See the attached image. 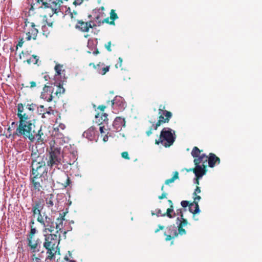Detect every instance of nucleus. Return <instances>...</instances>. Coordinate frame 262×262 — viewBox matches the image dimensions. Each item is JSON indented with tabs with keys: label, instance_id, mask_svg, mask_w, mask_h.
<instances>
[{
	"label": "nucleus",
	"instance_id": "1",
	"mask_svg": "<svg viewBox=\"0 0 262 262\" xmlns=\"http://www.w3.org/2000/svg\"><path fill=\"white\" fill-rule=\"evenodd\" d=\"M35 119H30L29 117H21L19 120V125L13 133V136L23 137L33 142L35 140L38 143H43L46 140V135L41 127H36Z\"/></svg>",
	"mask_w": 262,
	"mask_h": 262
},
{
	"label": "nucleus",
	"instance_id": "2",
	"mask_svg": "<svg viewBox=\"0 0 262 262\" xmlns=\"http://www.w3.org/2000/svg\"><path fill=\"white\" fill-rule=\"evenodd\" d=\"M62 0H37L36 2L31 5V9H37L46 13L43 17L47 16L51 17L54 14H58L60 10V5Z\"/></svg>",
	"mask_w": 262,
	"mask_h": 262
},
{
	"label": "nucleus",
	"instance_id": "3",
	"mask_svg": "<svg viewBox=\"0 0 262 262\" xmlns=\"http://www.w3.org/2000/svg\"><path fill=\"white\" fill-rule=\"evenodd\" d=\"M45 241L43 244V247L47 250L48 254L46 260H52L55 258V255L59 254L60 250L58 248L59 239L56 234H49L45 235Z\"/></svg>",
	"mask_w": 262,
	"mask_h": 262
},
{
	"label": "nucleus",
	"instance_id": "4",
	"mask_svg": "<svg viewBox=\"0 0 262 262\" xmlns=\"http://www.w3.org/2000/svg\"><path fill=\"white\" fill-rule=\"evenodd\" d=\"M48 152L46 157L47 165L52 168L53 167H57L62 164L61 161L62 155L61 153V148L57 145H55V141L53 143H50V148L48 149Z\"/></svg>",
	"mask_w": 262,
	"mask_h": 262
},
{
	"label": "nucleus",
	"instance_id": "5",
	"mask_svg": "<svg viewBox=\"0 0 262 262\" xmlns=\"http://www.w3.org/2000/svg\"><path fill=\"white\" fill-rule=\"evenodd\" d=\"M172 131L169 128H164L160 133L159 139L156 140V144L159 145L161 143L165 147L172 145L175 141L174 132L172 133Z\"/></svg>",
	"mask_w": 262,
	"mask_h": 262
},
{
	"label": "nucleus",
	"instance_id": "6",
	"mask_svg": "<svg viewBox=\"0 0 262 262\" xmlns=\"http://www.w3.org/2000/svg\"><path fill=\"white\" fill-rule=\"evenodd\" d=\"M32 172H45L47 157L37 155L36 153L31 155Z\"/></svg>",
	"mask_w": 262,
	"mask_h": 262
},
{
	"label": "nucleus",
	"instance_id": "7",
	"mask_svg": "<svg viewBox=\"0 0 262 262\" xmlns=\"http://www.w3.org/2000/svg\"><path fill=\"white\" fill-rule=\"evenodd\" d=\"M36 231L35 228H31L30 231L27 237V246L31 253L38 252L41 247V240L38 238L36 239L34 238V235Z\"/></svg>",
	"mask_w": 262,
	"mask_h": 262
},
{
	"label": "nucleus",
	"instance_id": "8",
	"mask_svg": "<svg viewBox=\"0 0 262 262\" xmlns=\"http://www.w3.org/2000/svg\"><path fill=\"white\" fill-rule=\"evenodd\" d=\"M43 172H32L34 176L32 178V182L34 188L38 191H40L43 187L47 186L46 182L48 181L43 176Z\"/></svg>",
	"mask_w": 262,
	"mask_h": 262
},
{
	"label": "nucleus",
	"instance_id": "9",
	"mask_svg": "<svg viewBox=\"0 0 262 262\" xmlns=\"http://www.w3.org/2000/svg\"><path fill=\"white\" fill-rule=\"evenodd\" d=\"M158 111L159 115V120L156 124H153L155 130H157L158 127L162 124L168 123L172 117V113L169 111L165 110V106L164 105H160Z\"/></svg>",
	"mask_w": 262,
	"mask_h": 262
},
{
	"label": "nucleus",
	"instance_id": "10",
	"mask_svg": "<svg viewBox=\"0 0 262 262\" xmlns=\"http://www.w3.org/2000/svg\"><path fill=\"white\" fill-rule=\"evenodd\" d=\"M35 25L34 23L29 22L27 19L25 21V29L29 27V31L26 32V39L30 40L31 39L35 40L36 39L38 31L35 28Z\"/></svg>",
	"mask_w": 262,
	"mask_h": 262
},
{
	"label": "nucleus",
	"instance_id": "11",
	"mask_svg": "<svg viewBox=\"0 0 262 262\" xmlns=\"http://www.w3.org/2000/svg\"><path fill=\"white\" fill-rule=\"evenodd\" d=\"M54 91V88L52 85L49 86L45 85L41 93L40 98L48 102H50L53 99H55L53 94Z\"/></svg>",
	"mask_w": 262,
	"mask_h": 262
},
{
	"label": "nucleus",
	"instance_id": "12",
	"mask_svg": "<svg viewBox=\"0 0 262 262\" xmlns=\"http://www.w3.org/2000/svg\"><path fill=\"white\" fill-rule=\"evenodd\" d=\"M96 26V24L92 20L85 22L80 20L77 21L75 27L83 32H88L90 28H94Z\"/></svg>",
	"mask_w": 262,
	"mask_h": 262
},
{
	"label": "nucleus",
	"instance_id": "13",
	"mask_svg": "<svg viewBox=\"0 0 262 262\" xmlns=\"http://www.w3.org/2000/svg\"><path fill=\"white\" fill-rule=\"evenodd\" d=\"M17 117H18L19 119H20L21 116L25 118L26 119V117L27 116V118H30V119H34V115L31 113V112H29L28 111L26 108H25V103L23 104L21 103H18L17 104Z\"/></svg>",
	"mask_w": 262,
	"mask_h": 262
},
{
	"label": "nucleus",
	"instance_id": "14",
	"mask_svg": "<svg viewBox=\"0 0 262 262\" xmlns=\"http://www.w3.org/2000/svg\"><path fill=\"white\" fill-rule=\"evenodd\" d=\"M167 231L165 232L164 234L166 236L165 241H169L172 238L178 236L177 227L174 225L169 226L166 228Z\"/></svg>",
	"mask_w": 262,
	"mask_h": 262
},
{
	"label": "nucleus",
	"instance_id": "15",
	"mask_svg": "<svg viewBox=\"0 0 262 262\" xmlns=\"http://www.w3.org/2000/svg\"><path fill=\"white\" fill-rule=\"evenodd\" d=\"M201 199V198L200 195H194V201L193 202L190 203L189 205V211L193 213V215L198 213L200 212L198 202Z\"/></svg>",
	"mask_w": 262,
	"mask_h": 262
},
{
	"label": "nucleus",
	"instance_id": "16",
	"mask_svg": "<svg viewBox=\"0 0 262 262\" xmlns=\"http://www.w3.org/2000/svg\"><path fill=\"white\" fill-rule=\"evenodd\" d=\"M207 167L200 164L195 165V167L192 168V171L196 177L201 178L207 172Z\"/></svg>",
	"mask_w": 262,
	"mask_h": 262
},
{
	"label": "nucleus",
	"instance_id": "17",
	"mask_svg": "<svg viewBox=\"0 0 262 262\" xmlns=\"http://www.w3.org/2000/svg\"><path fill=\"white\" fill-rule=\"evenodd\" d=\"M43 222L44 224H42V225L46 228L47 230L51 233L54 231L55 229L54 219L46 215L45 216Z\"/></svg>",
	"mask_w": 262,
	"mask_h": 262
},
{
	"label": "nucleus",
	"instance_id": "18",
	"mask_svg": "<svg viewBox=\"0 0 262 262\" xmlns=\"http://www.w3.org/2000/svg\"><path fill=\"white\" fill-rule=\"evenodd\" d=\"M56 202H57V199L55 198L54 194H50L47 195V197L46 198V206L52 212L55 211V210H53V208L54 205H56Z\"/></svg>",
	"mask_w": 262,
	"mask_h": 262
},
{
	"label": "nucleus",
	"instance_id": "19",
	"mask_svg": "<svg viewBox=\"0 0 262 262\" xmlns=\"http://www.w3.org/2000/svg\"><path fill=\"white\" fill-rule=\"evenodd\" d=\"M113 127L117 131L121 130L123 126L125 125L124 118L121 117H117L113 122Z\"/></svg>",
	"mask_w": 262,
	"mask_h": 262
},
{
	"label": "nucleus",
	"instance_id": "20",
	"mask_svg": "<svg viewBox=\"0 0 262 262\" xmlns=\"http://www.w3.org/2000/svg\"><path fill=\"white\" fill-rule=\"evenodd\" d=\"M107 104H110L112 108L114 109L117 107H121V108H122L124 107L123 99L121 97H115L113 100L108 101L107 102Z\"/></svg>",
	"mask_w": 262,
	"mask_h": 262
},
{
	"label": "nucleus",
	"instance_id": "21",
	"mask_svg": "<svg viewBox=\"0 0 262 262\" xmlns=\"http://www.w3.org/2000/svg\"><path fill=\"white\" fill-rule=\"evenodd\" d=\"M220 159L217 157L215 154L210 153L208 156V164L210 167H214L216 163L220 164Z\"/></svg>",
	"mask_w": 262,
	"mask_h": 262
},
{
	"label": "nucleus",
	"instance_id": "22",
	"mask_svg": "<svg viewBox=\"0 0 262 262\" xmlns=\"http://www.w3.org/2000/svg\"><path fill=\"white\" fill-rule=\"evenodd\" d=\"M208 160V156H206L204 154H202L198 158H195L193 160V162L194 163V165L200 164L202 165H204L207 167Z\"/></svg>",
	"mask_w": 262,
	"mask_h": 262
},
{
	"label": "nucleus",
	"instance_id": "23",
	"mask_svg": "<svg viewBox=\"0 0 262 262\" xmlns=\"http://www.w3.org/2000/svg\"><path fill=\"white\" fill-rule=\"evenodd\" d=\"M95 128L93 126H91L83 133V136L88 138L89 140H92L95 137Z\"/></svg>",
	"mask_w": 262,
	"mask_h": 262
},
{
	"label": "nucleus",
	"instance_id": "24",
	"mask_svg": "<svg viewBox=\"0 0 262 262\" xmlns=\"http://www.w3.org/2000/svg\"><path fill=\"white\" fill-rule=\"evenodd\" d=\"M54 86H56V89L55 92H53L54 96L55 99H58L61 96V94L64 93L65 90L63 88L62 85L60 83L57 85L55 83Z\"/></svg>",
	"mask_w": 262,
	"mask_h": 262
},
{
	"label": "nucleus",
	"instance_id": "25",
	"mask_svg": "<svg viewBox=\"0 0 262 262\" xmlns=\"http://www.w3.org/2000/svg\"><path fill=\"white\" fill-rule=\"evenodd\" d=\"M100 66H103L102 64L101 63V62H99L97 64H95L94 63L92 62L89 64V66H93V67L96 70L97 72L102 75H105L108 72V68L106 67L102 69V71H100V69L99 68Z\"/></svg>",
	"mask_w": 262,
	"mask_h": 262
},
{
	"label": "nucleus",
	"instance_id": "26",
	"mask_svg": "<svg viewBox=\"0 0 262 262\" xmlns=\"http://www.w3.org/2000/svg\"><path fill=\"white\" fill-rule=\"evenodd\" d=\"M107 116L108 115L106 113L103 112L101 113H99L95 115L96 118L98 119L99 125H101L103 122L107 121L108 120Z\"/></svg>",
	"mask_w": 262,
	"mask_h": 262
},
{
	"label": "nucleus",
	"instance_id": "27",
	"mask_svg": "<svg viewBox=\"0 0 262 262\" xmlns=\"http://www.w3.org/2000/svg\"><path fill=\"white\" fill-rule=\"evenodd\" d=\"M64 220H65V219L59 217H58L56 219V222L55 223L56 226L55 228H56L57 230V233L58 232V231L61 230L63 227V222Z\"/></svg>",
	"mask_w": 262,
	"mask_h": 262
},
{
	"label": "nucleus",
	"instance_id": "28",
	"mask_svg": "<svg viewBox=\"0 0 262 262\" xmlns=\"http://www.w3.org/2000/svg\"><path fill=\"white\" fill-rule=\"evenodd\" d=\"M63 66L60 64H57L55 66L54 69L56 72L55 76H61L62 73L65 72L64 70H63Z\"/></svg>",
	"mask_w": 262,
	"mask_h": 262
},
{
	"label": "nucleus",
	"instance_id": "29",
	"mask_svg": "<svg viewBox=\"0 0 262 262\" xmlns=\"http://www.w3.org/2000/svg\"><path fill=\"white\" fill-rule=\"evenodd\" d=\"M202 150H200L198 147L194 146L191 152L192 156L195 158H198L202 154H201Z\"/></svg>",
	"mask_w": 262,
	"mask_h": 262
},
{
	"label": "nucleus",
	"instance_id": "30",
	"mask_svg": "<svg viewBox=\"0 0 262 262\" xmlns=\"http://www.w3.org/2000/svg\"><path fill=\"white\" fill-rule=\"evenodd\" d=\"M32 206L36 209H39L41 212L43 207L42 200H39L35 202V203L32 204Z\"/></svg>",
	"mask_w": 262,
	"mask_h": 262
},
{
	"label": "nucleus",
	"instance_id": "31",
	"mask_svg": "<svg viewBox=\"0 0 262 262\" xmlns=\"http://www.w3.org/2000/svg\"><path fill=\"white\" fill-rule=\"evenodd\" d=\"M173 209H174V208L169 207V208H167L166 212L165 213H163L161 215V216H167L169 218L173 217L176 215V213H174L173 215H172V213L173 212Z\"/></svg>",
	"mask_w": 262,
	"mask_h": 262
},
{
	"label": "nucleus",
	"instance_id": "32",
	"mask_svg": "<svg viewBox=\"0 0 262 262\" xmlns=\"http://www.w3.org/2000/svg\"><path fill=\"white\" fill-rule=\"evenodd\" d=\"M179 179V172L178 171H176L174 172L173 176L170 178L167 179L165 181V184L166 185H169L170 183H173L176 180Z\"/></svg>",
	"mask_w": 262,
	"mask_h": 262
},
{
	"label": "nucleus",
	"instance_id": "33",
	"mask_svg": "<svg viewBox=\"0 0 262 262\" xmlns=\"http://www.w3.org/2000/svg\"><path fill=\"white\" fill-rule=\"evenodd\" d=\"M118 18V15L116 13H115V10L112 9L110 12V19L112 20L110 21V24L112 25H115L114 20Z\"/></svg>",
	"mask_w": 262,
	"mask_h": 262
},
{
	"label": "nucleus",
	"instance_id": "34",
	"mask_svg": "<svg viewBox=\"0 0 262 262\" xmlns=\"http://www.w3.org/2000/svg\"><path fill=\"white\" fill-rule=\"evenodd\" d=\"M62 178L66 180V182L64 183H61V184L64 187L66 188L67 186H69L71 183L70 178L68 174L64 173H62Z\"/></svg>",
	"mask_w": 262,
	"mask_h": 262
},
{
	"label": "nucleus",
	"instance_id": "35",
	"mask_svg": "<svg viewBox=\"0 0 262 262\" xmlns=\"http://www.w3.org/2000/svg\"><path fill=\"white\" fill-rule=\"evenodd\" d=\"M36 107V105L33 103H27V104L25 103V108L29 111V112H31V113L33 115L34 111H35Z\"/></svg>",
	"mask_w": 262,
	"mask_h": 262
},
{
	"label": "nucleus",
	"instance_id": "36",
	"mask_svg": "<svg viewBox=\"0 0 262 262\" xmlns=\"http://www.w3.org/2000/svg\"><path fill=\"white\" fill-rule=\"evenodd\" d=\"M38 59L37 56L33 55L31 58L27 59L26 62L29 64L31 63L37 64Z\"/></svg>",
	"mask_w": 262,
	"mask_h": 262
},
{
	"label": "nucleus",
	"instance_id": "37",
	"mask_svg": "<svg viewBox=\"0 0 262 262\" xmlns=\"http://www.w3.org/2000/svg\"><path fill=\"white\" fill-rule=\"evenodd\" d=\"M177 220L179 221H180V223L178 226L184 227V226H186L188 224V222H187V220L184 218L183 213H181L180 219L179 217H178Z\"/></svg>",
	"mask_w": 262,
	"mask_h": 262
},
{
	"label": "nucleus",
	"instance_id": "38",
	"mask_svg": "<svg viewBox=\"0 0 262 262\" xmlns=\"http://www.w3.org/2000/svg\"><path fill=\"white\" fill-rule=\"evenodd\" d=\"M67 12H69L71 18H73L74 19H76L77 18L78 13L75 10H73L72 11L70 7H69L67 10Z\"/></svg>",
	"mask_w": 262,
	"mask_h": 262
},
{
	"label": "nucleus",
	"instance_id": "39",
	"mask_svg": "<svg viewBox=\"0 0 262 262\" xmlns=\"http://www.w3.org/2000/svg\"><path fill=\"white\" fill-rule=\"evenodd\" d=\"M31 255V260L33 262H42L41 258L39 256H36V253H32Z\"/></svg>",
	"mask_w": 262,
	"mask_h": 262
},
{
	"label": "nucleus",
	"instance_id": "40",
	"mask_svg": "<svg viewBox=\"0 0 262 262\" xmlns=\"http://www.w3.org/2000/svg\"><path fill=\"white\" fill-rule=\"evenodd\" d=\"M99 18H100L99 16H97L96 17V19L98 20V26H100L101 25V24H103L104 23H107V24H110V21H109V18L108 17L104 18L102 21L99 20Z\"/></svg>",
	"mask_w": 262,
	"mask_h": 262
},
{
	"label": "nucleus",
	"instance_id": "41",
	"mask_svg": "<svg viewBox=\"0 0 262 262\" xmlns=\"http://www.w3.org/2000/svg\"><path fill=\"white\" fill-rule=\"evenodd\" d=\"M73 4L75 6L80 5L81 4L83 0H66Z\"/></svg>",
	"mask_w": 262,
	"mask_h": 262
},
{
	"label": "nucleus",
	"instance_id": "42",
	"mask_svg": "<svg viewBox=\"0 0 262 262\" xmlns=\"http://www.w3.org/2000/svg\"><path fill=\"white\" fill-rule=\"evenodd\" d=\"M178 234H180V235H183V234H186V230L183 229V227H182V226H178Z\"/></svg>",
	"mask_w": 262,
	"mask_h": 262
},
{
	"label": "nucleus",
	"instance_id": "43",
	"mask_svg": "<svg viewBox=\"0 0 262 262\" xmlns=\"http://www.w3.org/2000/svg\"><path fill=\"white\" fill-rule=\"evenodd\" d=\"M44 219L43 216L41 215V212L37 215V221L40 223L41 225L44 224Z\"/></svg>",
	"mask_w": 262,
	"mask_h": 262
},
{
	"label": "nucleus",
	"instance_id": "44",
	"mask_svg": "<svg viewBox=\"0 0 262 262\" xmlns=\"http://www.w3.org/2000/svg\"><path fill=\"white\" fill-rule=\"evenodd\" d=\"M190 204L188 201H182L181 202V205L183 208H186L187 206L189 207Z\"/></svg>",
	"mask_w": 262,
	"mask_h": 262
},
{
	"label": "nucleus",
	"instance_id": "45",
	"mask_svg": "<svg viewBox=\"0 0 262 262\" xmlns=\"http://www.w3.org/2000/svg\"><path fill=\"white\" fill-rule=\"evenodd\" d=\"M32 212L33 213V215L34 217H35L36 215H38L41 212L39 209H36L33 207H32Z\"/></svg>",
	"mask_w": 262,
	"mask_h": 262
},
{
	"label": "nucleus",
	"instance_id": "46",
	"mask_svg": "<svg viewBox=\"0 0 262 262\" xmlns=\"http://www.w3.org/2000/svg\"><path fill=\"white\" fill-rule=\"evenodd\" d=\"M121 156L123 158L127 160H129L130 158L128 156L127 151H123L121 153Z\"/></svg>",
	"mask_w": 262,
	"mask_h": 262
},
{
	"label": "nucleus",
	"instance_id": "47",
	"mask_svg": "<svg viewBox=\"0 0 262 262\" xmlns=\"http://www.w3.org/2000/svg\"><path fill=\"white\" fill-rule=\"evenodd\" d=\"M111 45H112V42L111 41H108L107 43L105 44V45H104L105 48L108 52L112 51V49L111 48Z\"/></svg>",
	"mask_w": 262,
	"mask_h": 262
},
{
	"label": "nucleus",
	"instance_id": "48",
	"mask_svg": "<svg viewBox=\"0 0 262 262\" xmlns=\"http://www.w3.org/2000/svg\"><path fill=\"white\" fill-rule=\"evenodd\" d=\"M99 130L102 136H103L104 135L106 134V129L105 128L104 126H100L99 127Z\"/></svg>",
	"mask_w": 262,
	"mask_h": 262
},
{
	"label": "nucleus",
	"instance_id": "49",
	"mask_svg": "<svg viewBox=\"0 0 262 262\" xmlns=\"http://www.w3.org/2000/svg\"><path fill=\"white\" fill-rule=\"evenodd\" d=\"M119 63L115 65V67L116 68H121L122 63V58L121 57H119L118 58Z\"/></svg>",
	"mask_w": 262,
	"mask_h": 262
},
{
	"label": "nucleus",
	"instance_id": "50",
	"mask_svg": "<svg viewBox=\"0 0 262 262\" xmlns=\"http://www.w3.org/2000/svg\"><path fill=\"white\" fill-rule=\"evenodd\" d=\"M201 192V188L198 186H196L193 194V195H196L198 193H200Z\"/></svg>",
	"mask_w": 262,
	"mask_h": 262
},
{
	"label": "nucleus",
	"instance_id": "51",
	"mask_svg": "<svg viewBox=\"0 0 262 262\" xmlns=\"http://www.w3.org/2000/svg\"><path fill=\"white\" fill-rule=\"evenodd\" d=\"M166 195H167V193L165 191H163L162 192V194L158 196V198L160 200H162V199L166 198Z\"/></svg>",
	"mask_w": 262,
	"mask_h": 262
},
{
	"label": "nucleus",
	"instance_id": "52",
	"mask_svg": "<svg viewBox=\"0 0 262 262\" xmlns=\"http://www.w3.org/2000/svg\"><path fill=\"white\" fill-rule=\"evenodd\" d=\"M152 127L154 128V126L152 125V126L150 127L149 129L147 131H146V134L147 136H149L150 135L152 134Z\"/></svg>",
	"mask_w": 262,
	"mask_h": 262
},
{
	"label": "nucleus",
	"instance_id": "53",
	"mask_svg": "<svg viewBox=\"0 0 262 262\" xmlns=\"http://www.w3.org/2000/svg\"><path fill=\"white\" fill-rule=\"evenodd\" d=\"M101 64H103V66H100L99 68L100 69V70H102V69H103V68H106V67H107V68H108V71H109V70H110V66H107V65H105V64H104V63H103V62H101Z\"/></svg>",
	"mask_w": 262,
	"mask_h": 262
},
{
	"label": "nucleus",
	"instance_id": "54",
	"mask_svg": "<svg viewBox=\"0 0 262 262\" xmlns=\"http://www.w3.org/2000/svg\"><path fill=\"white\" fill-rule=\"evenodd\" d=\"M106 107V106L104 105H99L98 106L97 109L99 110L101 112H103Z\"/></svg>",
	"mask_w": 262,
	"mask_h": 262
},
{
	"label": "nucleus",
	"instance_id": "55",
	"mask_svg": "<svg viewBox=\"0 0 262 262\" xmlns=\"http://www.w3.org/2000/svg\"><path fill=\"white\" fill-rule=\"evenodd\" d=\"M151 214H152V215H155V214H156V215H157V216H159L160 215H161L162 214V212H161V210L160 209H158V210L157 211L156 213H154V212H152V213H151Z\"/></svg>",
	"mask_w": 262,
	"mask_h": 262
},
{
	"label": "nucleus",
	"instance_id": "56",
	"mask_svg": "<svg viewBox=\"0 0 262 262\" xmlns=\"http://www.w3.org/2000/svg\"><path fill=\"white\" fill-rule=\"evenodd\" d=\"M67 213V211L66 212H63L62 213H60V214H59V218H63V219H64V217L66 215V213Z\"/></svg>",
	"mask_w": 262,
	"mask_h": 262
},
{
	"label": "nucleus",
	"instance_id": "57",
	"mask_svg": "<svg viewBox=\"0 0 262 262\" xmlns=\"http://www.w3.org/2000/svg\"><path fill=\"white\" fill-rule=\"evenodd\" d=\"M35 223L34 220L32 219L30 222V228L34 227V224Z\"/></svg>",
	"mask_w": 262,
	"mask_h": 262
},
{
	"label": "nucleus",
	"instance_id": "58",
	"mask_svg": "<svg viewBox=\"0 0 262 262\" xmlns=\"http://www.w3.org/2000/svg\"><path fill=\"white\" fill-rule=\"evenodd\" d=\"M177 214L178 215H180V216H181V213H183V210H182V209H181V208L179 209H177Z\"/></svg>",
	"mask_w": 262,
	"mask_h": 262
},
{
	"label": "nucleus",
	"instance_id": "59",
	"mask_svg": "<svg viewBox=\"0 0 262 262\" xmlns=\"http://www.w3.org/2000/svg\"><path fill=\"white\" fill-rule=\"evenodd\" d=\"M36 86V82L34 81L30 82V88H34Z\"/></svg>",
	"mask_w": 262,
	"mask_h": 262
},
{
	"label": "nucleus",
	"instance_id": "60",
	"mask_svg": "<svg viewBox=\"0 0 262 262\" xmlns=\"http://www.w3.org/2000/svg\"><path fill=\"white\" fill-rule=\"evenodd\" d=\"M168 202L170 205V208H174L173 205V203L171 200H168Z\"/></svg>",
	"mask_w": 262,
	"mask_h": 262
},
{
	"label": "nucleus",
	"instance_id": "61",
	"mask_svg": "<svg viewBox=\"0 0 262 262\" xmlns=\"http://www.w3.org/2000/svg\"><path fill=\"white\" fill-rule=\"evenodd\" d=\"M24 43V41H23V39L22 38L21 39H20V40L18 42V43L17 45V46H19V47H21L23 46V44Z\"/></svg>",
	"mask_w": 262,
	"mask_h": 262
},
{
	"label": "nucleus",
	"instance_id": "62",
	"mask_svg": "<svg viewBox=\"0 0 262 262\" xmlns=\"http://www.w3.org/2000/svg\"><path fill=\"white\" fill-rule=\"evenodd\" d=\"M21 54L23 55V56L25 57V56H27V55H29L28 52H24L23 51L21 52Z\"/></svg>",
	"mask_w": 262,
	"mask_h": 262
},
{
	"label": "nucleus",
	"instance_id": "63",
	"mask_svg": "<svg viewBox=\"0 0 262 262\" xmlns=\"http://www.w3.org/2000/svg\"><path fill=\"white\" fill-rule=\"evenodd\" d=\"M200 178H198L197 177L195 178V184L197 185H199V184H200V182H199V179Z\"/></svg>",
	"mask_w": 262,
	"mask_h": 262
},
{
	"label": "nucleus",
	"instance_id": "64",
	"mask_svg": "<svg viewBox=\"0 0 262 262\" xmlns=\"http://www.w3.org/2000/svg\"><path fill=\"white\" fill-rule=\"evenodd\" d=\"M99 53L100 52H99V50L98 49H96L95 51H94L93 52V54L97 55V54H99Z\"/></svg>",
	"mask_w": 262,
	"mask_h": 262
}]
</instances>
